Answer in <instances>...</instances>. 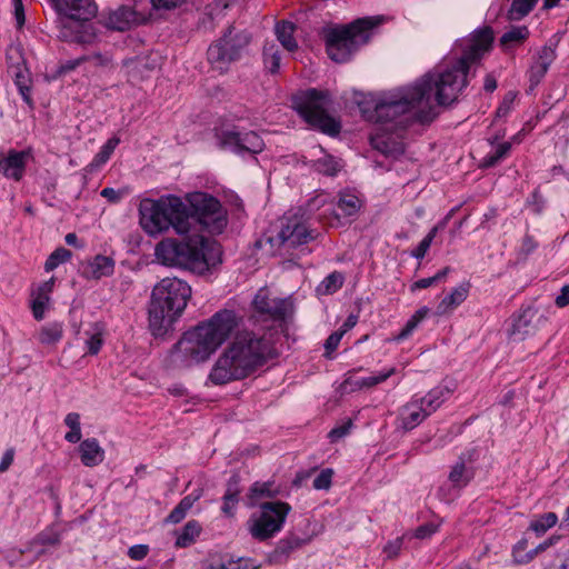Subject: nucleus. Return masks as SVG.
<instances>
[{
    "label": "nucleus",
    "instance_id": "1",
    "mask_svg": "<svg viewBox=\"0 0 569 569\" xmlns=\"http://www.w3.org/2000/svg\"><path fill=\"white\" fill-rule=\"evenodd\" d=\"M493 31L490 27L475 30L469 37L459 40L455 50L459 57L446 58L432 72H428L413 84L396 88L381 93L373 100V109H362L367 120L378 126L372 142L377 148L385 144L392 136L401 132L412 123H429L436 117L433 101L447 106L457 100L467 86V74L472 63L482 59L491 50Z\"/></svg>",
    "mask_w": 569,
    "mask_h": 569
},
{
    "label": "nucleus",
    "instance_id": "2",
    "mask_svg": "<svg viewBox=\"0 0 569 569\" xmlns=\"http://www.w3.org/2000/svg\"><path fill=\"white\" fill-rule=\"evenodd\" d=\"M190 208L178 197L153 204L144 231L156 234L172 228L180 236H191L199 226L210 234H221L228 226V212L221 202L206 192L188 198Z\"/></svg>",
    "mask_w": 569,
    "mask_h": 569
},
{
    "label": "nucleus",
    "instance_id": "3",
    "mask_svg": "<svg viewBox=\"0 0 569 569\" xmlns=\"http://www.w3.org/2000/svg\"><path fill=\"white\" fill-rule=\"evenodd\" d=\"M274 355L273 343L266 335L252 331L240 332L218 357L208 379L216 386L242 380Z\"/></svg>",
    "mask_w": 569,
    "mask_h": 569
},
{
    "label": "nucleus",
    "instance_id": "4",
    "mask_svg": "<svg viewBox=\"0 0 569 569\" xmlns=\"http://www.w3.org/2000/svg\"><path fill=\"white\" fill-rule=\"evenodd\" d=\"M239 318L233 310L222 309L208 320L183 333L173 353L184 366L203 362L233 333Z\"/></svg>",
    "mask_w": 569,
    "mask_h": 569
},
{
    "label": "nucleus",
    "instance_id": "5",
    "mask_svg": "<svg viewBox=\"0 0 569 569\" xmlns=\"http://www.w3.org/2000/svg\"><path fill=\"white\" fill-rule=\"evenodd\" d=\"M156 260L169 267H183L203 274L222 262L221 246L203 236H188L184 241L164 239L154 248Z\"/></svg>",
    "mask_w": 569,
    "mask_h": 569
},
{
    "label": "nucleus",
    "instance_id": "6",
    "mask_svg": "<svg viewBox=\"0 0 569 569\" xmlns=\"http://www.w3.org/2000/svg\"><path fill=\"white\" fill-rule=\"evenodd\" d=\"M380 22L381 19L378 17H367L347 26L326 30V49L329 58L338 63L349 61L359 47L369 41L372 29Z\"/></svg>",
    "mask_w": 569,
    "mask_h": 569
},
{
    "label": "nucleus",
    "instance_id": "7",
    "mask_svg": "<svg viewBox=\"0 0 569 569\" xmlns=\"http://www.w3.org/2000/svg\"><path fill=\"white\" fill-rule=\"evenodd\" d=\"M53 8L62 14L60 37L77 43H90L94 39L92 27L87 22L96 17L98 7L93 0H51Z\"/></svg>",
    "mask_w": 569,
    "mask_h": 569
},
{
    "label": "nucleus",
    "instance_id": "8",
    "mask_svg": "<svg viewBox=\"0 0 569 569\" xmlns=\"http://www.w3.org/2000/svg\"><path fill=\"white\" fill-rule=\"evenodd\" d=\"M331 100L329 93L317 89L299 92L293 98V107L311 127L335 136L340 132V123L329 114Z\"/></svg>",
    "mask_w": 569,
    "mask_h": 569
},
{
    "label": "nucleus",
    "instance_id": "9",
    "mask_svg": "<svg viewBox=\"0 0 569 569\" xmlns=\"http://www.w3.org/2000/svg\"><path fill=\"white\" fill-rule=\"evenodd\" d=\"M448 388L437 386L426 395H413L408 402L398 410L396 419L397 429L411 431L436 412L449 398Z\"/></svg>",
    "mask_w": 569,
    "mask_h": 569
},
{
    "label": "nucleus",
    "instance_id": "10",
    "mask_svg": "<svg viewBox=\"0 0 569 569\" xmlns=\"http://www.w3.org/2000/svg\"><path fill=\"white\" fill-rule=\"evenodd\" d=\"M288 212L280 220L278 226L268 237L270 246L280 254L290 253L292 249L308 243L313 239L307 226L305 213Z\"/></svg>",
    "mask_w": 569,
    "mask_h": 569
},
{
    "label": "nucleus",
    "instance_id": "11",
    "mask_svg": "<svg viewBox=\"0 0 569 569\" xmlns=\"http://www.w3.org/2000/svg\"><path fill=\"white\" fill-rule=\"evenodd\" d=\"M291 508L282 501L263 502L257 512L247 521L251 537L264 541L281 531Z\"/></svg>",
    "mask_w": 569,
    "mask_h": 569
},
{
    "label": "nucleus",
    "instance_id": "12",
    "mask_svg": "<svg viewBox=\"0 0 569 569\" xmlns=\"http://www.w3.org/2000/svg\"><path fill=\"white\" fill-rule=\"evenodd\" d=\"M191 296L190 286L178 278H164L152 290L151 303L180 316Z\"/></svg>",
    "mask_w": 569,
    "mask_h": 569
},
{
    "label": "nucleus",
    "instance_id": "13",
    "mask_svg": "<svg viewBox=\"0 0 569 569\" xmlns=\"http://www.w3.org/2000/svg\"><path fill=\"white\" fill-rule=\"evenodd\" d=\"M250 37L247 32L233 33V29L228 32L208 49V61L213 68L220 71L226 66L240 57L241 51L249 44Z\"/></svg>",
    "mask_w": 569,
    "mask_h": 569
},
{
    "label": "nucleus",
    "instance_id": "14",
    "mask_svg": "<svg viewBox=\"0 0 569 569\" xmlns=\"http://www.w3.org/2000/svg\"><path fill=\"white\" fill-rule=\"evenodd\" d=\"M219 146L242 158L254 157L264 149V141L254 131H222L218 136Z\"/></svg>",
    "mask_w": 569,
    "mask_h": 569
},
{
    "label": "nucleus",
    "instance_id": "15",
    "mask_svg": "<svg viewBox=\"0 0 569 569\" xmlns=\"http://www.w3.org/2000/svg\"><path fill=\"white\" fill-rule=\"evenodd\" d=\"M257 312L267 315L273 320H284L292 311V302L286 298H270L266 289H260L252 301Z\"/></svg>",
    "mask_w": 569,
    "mask_h": 569
},
{
    "label": "nucleus",
    "instance_id": "16",
    "mask_svg": "<svg viewBox=\"0 0 569 569\" xmlns=\"http://www.w3.org/2000/svg\"><path fill=\"white\" fill-rule=\"evenodd\" d=\"M476 450L468 449L463 451L458 459L450 466L448 472V482L455 488L465 489L475 478Z\"/></svg>",
    "mask_w": 569,
    "mask_h": 569
},
{
    "label": "nucleus",
    "instance_id": "17",
    "mask_svg": "<svg viewBox=\"0 0 569 569\" xmlns=\"http://www.w3.org/2000/svg\"><path fill=\"white\" fill-rule=\"evenodd\" d=\"M545 321L546 319L542 316H538L535 308L527 307L520 309L512 319L510 337L515 340H525L527 337L535 335Z\"/></svg>",
    "mask_w": 569,
    "mask_h": 569
},
{
    "label": "nucleus",
    "instance_id": "18",
    "mask_svg": "<svg viewBox=\"0 0 569 569\" xmlns=\"http://www.w3.org/2000/svg\"><path fill=\"white\" fill-rule=\"evenodd\" d=\"M30 148L18 151L10 149L7 154H0V172L7 178L20 181L26 172L27 160L31 157Z\"/></svg>",
    "mask_w": 569,
    "mask_h": 569
},
{
    "label": "nucleus",
    "instance_id": "19",
    "mask_svg": "<svg viewBox=\"0 0 569 569\" xmlns=\"http://www.w3.org/2000/svg\"><path fill=\"white\" fill-rule=\"evenodd\" d=\"M179 316L173 312L151 303L149 310V330L151 335L158 338H164L170 331Z\"/></svg>",
    "mask_w": 569,
    "mask_h": 569
},
{
    "label": "nucleus",
    "instance_id": "20",
    "mask_svg": "<svg viewBox=\"0 0 569 569\" xmlns=\"http://www.w3.org/2000/svg\"><path fill=\"white\" fill-rule=\"evenodd\" d=\"M556 58L557 52L553 44H545L537 51V56L529 69V81L531 86L540 83Z\"/></svg>",
    "mask_w": 569,
    "mask_h": 569
},
{
    "label": "nucleus",
    "instance_id": "21",
    "mask_svg": "<svg viewBox=\"0 0 569 569\" xmlns=\"http://www.w3.org/2000/svg\"><path fill=\"white\" fill-rule=\"evenodd\" d=\"M362 207V199L356 190L346 189L339 192L338 201L336 204L337 211L333 212L337 224L341 219H347L357 216Z\"/></svg>",
    "mask_w": 569,
    "mask_h": 569
},
{
    "label": "nucleus",
    "instance_id": "22",
    "mask_svg": "<svg viewBox=\"0 0 569 569\" xmlns=\"http://www.w3.org/2000/svg\"><path fill=\"white\" fill-rule=\"evenodd\" d=\"M139 13L130 6H120L117 10L111 11L106 18L104 26L114 31H126L137 24Z\"/></svg>",
    "mask_w": 569,
    "mask_h": 569
},
{
    "label": "nucleus",
    "instance_id": "23",
    "mask_svg": "<svg viewBox=\"0 0 569 569\" xmlns=\"http://www.w3.org/2000/svg\"><path fill=\"white\" fill-rule=\"evenodd\" d=\"M470 283L462 282L446 295L438 303L435 315L438 317L450 316L469 296Z\"/></svg>",
    "mask_w": 569,
    "mask_h": 569
},
{
    "label": "nucleus",
    "instance_id": "24",
    "mask_svg": "<svg viewBox=\"0 0 569 569\" xmlns=\"http://www.w3.org/2000/svg\"><path fill=\"white\" fill-rule=\"evenodd\" d=\"M114 260L111 257L97 254L92 260L81 264V274L86 279L99 280L102 277H110L114 271Z\"/></svg>",
    "mask_w": 569,
    "mask_h": 569
},
{
    "label": "nucleus",
    "instance_id": "25",
    "mask_svg": "<svg viewBox=\"0 0 569 569\" xmlns=\"http://www.w3.org/2000/svg\"><path fill=\"white\" fill-rule=\"evenodd\" d=\"M79 452L81 462L86 467H96L104 459V450L96 438H88L80 442Z\"/></svg>",
    "mask_w": 569,
    "mask_h": 569
},
{
    "label": "nucleus",
    "instance_id": "26",
    "mask_svg": "<svg viewBox=\"0 0 569 569\" xmlns=\"http://www.w3.org/2000/svg\"><path fill=\"white\" fill-rule=\"evenodd\" d=\"M203 495L202 488L193 489L189 495L183 497L180 502L172 509V511L168 515L166 521L169 523H179L182 521L188 511L192 508L194 502H197Z\"/></svg>",
    "mask_w": 569,
    "mask_h": 569
},
{
    "label": "nucleus",
    "instance_id": "27",
    "mask_svg": "<svg viewBox=\"0 0 569 569\" xmlns=\"http://www.w3.org/2000/svg\"><path fill=\"white\" fill-rule=\"evenodd\" d=\"M295 30L296 26L290 21L277 22L274 27L277 40L289 52H293L298 49V42L293 37Z\"/></svg>",
    "mask_w": 569,
    "mask_h": 569
},
{
    "label": "nucleus",
    "instance_id": "28",
    "mask_svg": "<svg viewBox=\"0 0 569 569\" xmlns=\"http://www.w3.org/2000/svg\"><path fill=\"white\" fill-rule=\"evenodd\" d=\"M529 29L526 26L511 27L500 38V46L503 50H509L520 46L529 37Z\"/></svg>",
    "mask_w": 569,
    "mask_h": 569
},
{
    "label": "nucleus",
    "instance_id": "29",
    "mask_svg": "<svg viewBox=\"0 0 569 569\" xmlns=\"http://www.w3.org/2000/svg\"><path fill=\"white\" fill-rule=\"evenodd\" d=\"M201 532V526L196 520L188 521L183 528L177 532L176 547L186 548L196 542Z\"/></svg>",
    "mask_w": 569,
    "mask_h": 569
},
{
    "label": "nucleus",
    "instance_id": "30",
    "mask_svg": "<svg viewBox=\"0 0 569 569\" xmlns=\"http://www.w3.org/2000/svg\"><path fill=\"white\" fill-rule=\"evenodd\" d=\"M240 490L238 488V481L236 478H231L228 488L222 497L223 503L221 507V511L227 517H233L236 507L239 501Z\"/></svg>",
    "mask_w": 569,
    "mask_h": 569
},
{
    "label": "nucleus",
    "instance_id": "31",
    "mask_svg": "<svg viewBox=\"0 0 569 569\" xmlns=\"http://www.w3.org/2000/svg\"><path fill=\"white\" fill-rule=\"evenodd\" d=\"M430 313V309L426 306L419 308L406 322L405 327L393 338L395 341H402L410 337L417 329L419 323Z\"/></svg>",
    "mask_w": 569,
    "mask_h": 569
},
{
    "label": "nucleus",
    "instance_id": "32",
    "mask_svg": "<svg viewBox=\"0 0 569 569\" xmlns=\"http://www.w3.org/2000/svg\"><path fill=\"white\" fill-rule=\"evenodd\" d=\"M103 332L104 325L102 322H94L92 325V331L86 332L89 336L86 341L89 355L94 356L100 351L103 345Z\"/></svg>",
    "mask_w": 569,
    "mask_h": 569
},
{
    "label": "nucleus",
    "instance_id": "33",
    "mask_svg": "<svg viewBox=\"0 0 569 569\" xmlns=\"http://www.w3.org/2000/svg\"><path fill=\"white\" fill-rule=\"evenodd\" d=\"M280 52L276 43H266L263 47V64L270 73H277L280 69Z\"/></svg>",
    "mask_w": 569,
    "mask_h": 569
},
{
    "label": "nucleus",
    "instance_id": "34",
    "mask_svg": "<svg viewBox=\"0 0 569 569\" xmlns=\"http://www.w3.org/2000/svg\"><path fill=\"white\" fill-rule=\"evenodd\" d=\"M511 150V142L509 141H506V142H502V143H499L498 146H496V148L488 152L482 161H481V166L485 167V168H490V167H493L496 166L497 163H499L501 160H503L510 152Z\"/></svg>",
    "mask_w": 569,
    "mask_h": 569
},
{
    "label": "nucleus",
    "instance_id": "35",
    "mask_svg": "<svg viewBox=\"0 0 569 569\" xmlns=\"http://www.w3.org/2000/svg\"><path fill=\"white\" fill-rule=\"evenodd\" d=\"M30 78L27 71L18 70L14 76V83L22 96L23 101L32 109L33 100L31 97Z\"/></svg>",
    "mask_w": 569,
    "mask_h": 569
},
{
    "label": "nucleus",
    "instance_id": "36",
    "mask_svg": "<svg viewBox=\"0 0 569 569\" xmlns=\"http://www.w3.org/2000/svg\"><path fill=\"white\" fill-rule=\"evenodd\" d=\"M558 517L555 512H546L530 522L529 528L537 535H545L550 528L556 526Z\"/></svg>",
    "mask_w": 569,
    "mask_h": 569
},
{
    "label": "nucleus",
    "instance_id": "37",
    "mask_svg": "<svg viewBox=\"0 0 569 569\" xmlns=\"http://www.w3.org/2000/svg\"><path fill=\"white\" fill-rule=\"evenodd\" d=\"M62 325L58 322L49 323L41 328L39 341L42 345H54L62 338Z\"/></svg>",
    "mask_w": 569,
    "mask_h": 569
},
{
    "label": "nucleus",
    "instance_id": "38",
    "mask_svg": "<svg viewBox=\"0 0 569 569\" xmlns=\"http://www.w3.org/2000/svg\"><path fill=\"white\" fill-rule=\"evenodd\" d=\"M342 273L335 271L328 274L318 286V292L322 295H332L337 292L343 284Z\"/></svg>",
    "mask_w": 569,
    "mask_h": 569
},
{
    "label": "nucleus",
    "instance_id": "39",
    "mask_svg": "<svg viewBox=\"0 0 569 569\" xmlns=\"http://www.w3.org/2000/svg\"><path fill=\"white\" fill-rule=\"evenodd\" d=\"M64 423L70 428V431L66 433L64 439L70 443H77L81 440V426L80 415L77 412H70L64 418Z\"/></svg>",
    "mask_w": 569,
    "mask_h": 569
},
{
    "label": "nucleus",
    "instance_id": "40",
    "mask_svg": "<svg viewBox=\"0 0 569 569\" xmlns=\"http://www.w3.org/2000/svg\"><path fill=\"white\" fill-rule=\"evenodd\" d=\"M119 142L120 140L116 137L108 139L107 142L100 148V151L94 156L91 166L98 168L104 164L110 159Z\"/></svg>",
    "mask_w": 569,
    "mask_h": 569
},
{
    "label": "nucleus",
    "instance_id": "41",
    "mask_svg": "<svg viewBox=\"0 0 569 569\" xmlns=\"http://www.w3.org/2000/svg\"><path fill=\"white\" fill-rule=\"evenodd\" d=\"M72 257L70 250L59 247L47 259L44 263L46 271L54 270L59 264L67 262Z\"/></svg>",
    "mask_w": 569,
    "mask_h": 569
},
{
    "label": "nucleus",
    "instance_id": "42",
    "mask_svg": "<svg viewBox=\"0 0 569 569\" xmlns=\"http://www.w3.org/2000/svg\"><path fill=\"white\" fill-rule=\"evenodd\" d=\"M527 547H528V541L525 538L520 539L512 547V562L515 565H527V563L531 562V553H530V550L527 551Z\"/></svg>",
    "mask_w": 569,
    "mask_h": 569
},
{
    "label": "nucleus",
    "instance_id": "43",
    "mask_svg": "<svg viewBox=\"0 0 569 569\" xmlns=\"http://www.w3.org/2000/svg\"><path fill=\"white\" fill-rule=\"evenodd\" d=\"M316 168L320 173L335 176L340 170V164L333 157L326 156L316 162Z\"/></svg>",
    "mask_w": 569,
    "mask_h": 569
},
{
    "label": "nucleus",
    "instance_id": "44",
    "mask_svg": "<svg viewBox=\"0 0 569 569\" xmlns=\"http://www.w3.org/2000/svg\"><path fill=\"white\" fill-rule=\"evenodd\" d=\"M437 227L432 228L428 234L419 242V244L411 251V257L418 260L423 259L437 234Z\"/></svg>",
    "mask_w": 569,
    "mask_h": 569
},
{
    "label": "nucleus",
    "instance_id": "45",
    "mask_svg": "<svg viewBox=\"0 0 569 569\" xmlns=\"http://www.w3.org/2000/svg\"><path fill=\"white\" fill-rule=\"evenodd\" d=\"M32 296H33V299L31 302L32 313H33L34 319L39 321V320H42L44 317V311L50 301V297L41 296V295L34 293V292L32 293Z\"/></svg>",
    "mask_w": 569,
    "mask_h": 569
},
{
    "label": "nucleus",
    "instance_id": "46",
    "mask_svg": "<svg viewBox=\"0 0 569 569\" xmlns=\"http://www.w3.org/2000/svg\"><path fill=\"white\" fill-rule=\"evenodd\" d=\"M538 0H513L511 4V16L516 19L522 18L528 14Z\"/></svg>",
    "mask_w": 569,
    "mask_h": 569
},
{
    "label": "nucleus",
    "instance_id": "47",
    "mask_svg": "<svg viewBox=\"0 0 569 569\" xmlns=\"http://www.w3.org/2000/svg\"><path fill=\"white\" fill-rule=\"evenodd\" d=\"M527 206L531 209L535 214H541L546 207V199L539 191L535 189L527 199Z\"/></svg>",
    "mask_w": 569,
    "mask_h": 569
},
{
    "label": "nucleus",
    "instance_id": "48",
    "mask_svg": "<svg viewBox=\"0 0 569 569\" xmlns=\"http://www.w3.org/2000/svg\"><path fill=\"white\" fill-rule=\"evenodd\" d=\"M131 192V188L126 186L118 190L113 188H104L100 191V196L107 199L110 203L119 202L124 196Z\"/></svg>",
    "mask_w": 569,
    "mask_h": 569
},
{
    "label": "nucleus",
    "instance_id": "49",
    "mask_svg": "<svg viewBox=\"0 0 569 569\" xmlns=\"http://www.w3.org/2000/svg\"><path fill=\"white\" fill-rule=\"evenodd\" d=\"M462 490L460 488H455L452 485L448 482V485H442L439 487L437 491V497L443 502H452L456 500Z\"/></svg>",
    "mask_w": 569,
    "mask_h": 569
},
{
    "label": "nucleus",
    "instance_id": "50",
    "mask_svg": "<svg viewBox=\"0 0 569 569\" xmlns=\"http://www.w3.org/2000/svg\"><path fill=\"white\" fill-rule=\"evenodd\" d=\"M333 471L330 468L323 469L313 479V488L317 490H328L331 487Z\"/></svg>",
    "mask_w": 569,
    "mask_h": 569
},
{
    "label": "nucleus",
    "instance_id": "51",
    "mask_svg": "<svg viewBox=\"0 0 569 569\" xmlns=\"http://www.w3.org/2000/svg\"><path fill=\"white\" fill-rule=\"evenodd\" d=\"M543 569H569V550L557 552L551 563Z\"/></svg>",
    "mask_w": 569,
    "mask_h": 569
},
{
    "label": "nucleus",
    "instance_id": "52",
    "mask_svg": "<svg viewBox=\"0 0 569 569\" xmlns=\"http://www.w3.org/2000/svg\"><path fill=\"white\" fill-rule=\"evenodd\" d=\"M352 427V421L349 419L340 426L332 428L328 435L331 442H336L339 439L347 436Z\"/></svg>",
    "mask_w": 569,
    "mask_h": 569
},
{
    "label": "nucleus",
    "instance_id": "53",
    "mask_svg": "<svg viewBox=\"0 0 569 569\" xmlns=\"http://www.w3.org/2000/svg\"><path fill=\"white\" fill-rule=\"evenodd\" d=\"M327 200H328V196L326 193L317 194L316 197H313L312 199H310L307 202L306 211L308 213H313V212L320 210L321 208H323L326 206Z\"/></svg>",
    "mask_w": 569,
    "mask_h": 569
},
{
    "label": "nucleus",
    "instance_id": "54",
    "mask_svg": "<svg viewBox=\"0 0 569 569\" xmlns=\"http://www.w3.org/2000/svg\"><path fill=\"white\" fill-rule=\"evenodd\" d=\"M560 540L559 536H551L541 543H539L536 548L530 550L531 561L541 552L546 551L550 547L555 546L557 541Z\"/></svg>",
    "mask_w": 569,
    "mask_h": 569
},
{
    "label": "nucleus",
    "instance_id": "55",
    "mask_svg": "<svg viewBox=\"0 0 569 569\" xmlns=\"http://www.w3.org/2000/svg\"><path fill=\"white\" fill-rule=\"evenodd\" d=\"M402 548V539L401 538H397L392 541H389L385 548H383V552L386 555L387 558L391 559V558H395L399 555L400 550Z\"/></svg>",
    "mask_w": 569,
    "mask_h": 569
},
{
    "label": "nucleus",
    "instance_id": "56",
    "mask_svg": "<svg viewBox=\"0 0 569 569\" xmlns=\"http://www.w3.org/2000/svg\"><path fill=\"white\" fill-rule=\"evenodd\" d=\"M88 60H90L89 56H82L73 60H68L60 64L58 71L59 73H67L74 70L78 66Z\"/></svg>",
    "mask_w": 569,
    "mask_h": 569
},
{
    "label": "nucleus",
    "instance_id": "57",
    "mask_svg": "<svg viewBox=\"0 0 569 569\" xmlns=\"http://www.w3.org/2000/svg\"><path fill=\"white\" fill-rule=\"evenodd\" d=\"M439 529L438 525L435 523H426L417 528L416 530V538L418 539H426L431 537L433 533H436Z\"/></svg>",
    "mask_w": 569,
    "mask_h": 569
},
{
    "label": "nucleus",
    "instance_id": "58",
    "mask_svg": "<svg viewBox=\"0 0 569 569\" xmlns=\"http://www.w3.org/2000/svg\"><path fill=\"white\" fill-rule=\"evenodd\" d=\"M342 337H343V333H342V332H340L339 330H338V331L332 332V333L327 338V340H326V342H325V349H326V351H327V352H332V351H335V350L338 348V346H339V343H340V341H341Z\"/></svg>",
    "mask_w": 569,
    "mask_h": 569
},
{
    "label": "nucleus",
    "instance_id": "59",
    "mask_svg": "<svg viewBox=\"0 0 569 569\" xmlns=\"http://www.w3.org/2000/svg\"><path fill=\"white\" fill-rule=\"evenodd\" d=\"M141 241H142V237L138 231L134 233H131L127 240L128 251L133 254L139 253Z\"/></svg>",
    "mask_w": 569,
    "mask_h": 569
},
{
    "label": "nucleus",
    "instance_id": "60",
    "mask_svg": "<svg viewBox=\"0 0 569 569\" xmlns=\"http://www.w3.org/2000/svg\"><path fill=\"white\" fill-rule=\"evenodd\" d=\"M346 382L350 383L352 386V389H365V388H372L376 386L371 376L356 378L353 380L348 379Z\"/></svg>",
    "mask_w": 569,
    "mask_h": 569
},
{
    "label": "nucleus",
    "instance_id": "61",
    "mask_svg": "<svg viewBox=\"0 0 569 569\" xmlns=\"http://www.w3.org/2000/svg\"><path fill=\"white\" fill-rule=\"evenodd\" d=\"M246 560L242 558H239L237 560L230 559L224 562H222L219 567H209L208 569H247V563H244Z\"/></svg>",
    "mask_w": 569,
    "mask_h": 569
},
{
    "label": "nucleus",
    "instance_id": "62",
    "mask_svg": "<svg viewBox=\"0 0 569 569\" xmlns=\"http://www.w3.org/2000/svg\"><path fill=\"white\" fill-rule=\"evenodd\" d=\"M14 7V17L17 20V24L21 28L24 24L26 16H24V7L22 0H12Z\"/></svg>",
    "mask_w": 569,
    "mask_h": 569
},
{
    "label": "nucleus",
    "instance_id": "63",
    "mask_svg": "<svg viewBox=\"0 0 569 569\" xmlns=\"http://www.w3.org/2000/svg\"><path fill=\"white\" fill-rule=\"evenodd\" d=\"M397 372V369L395 367H391L389 369H385L378 373L370 375L375 385H379L385 382L388 378H390L392 375Z\"/></svg>",
    "mask_w": 569,
    "mask_h": 569
},
{
    "label": "nucleus",
    "instance_id": "64",
    "mask_svg": "<svg viewBox=\"0 0 569 569\" xmlns=\"http://www.w3.org/2000/svg\"><path fill=\"white\" fill-rule=\"evenodd\" d=\"M555 303L559 308H565L569 305V284H565L560 293L556 297Z\"/></svg>",
    "mask_w": 569,
    "mask_h": 569
}]
</instances>
